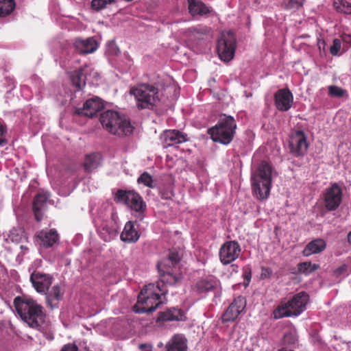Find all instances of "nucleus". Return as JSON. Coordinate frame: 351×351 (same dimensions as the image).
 I'll list each match as a JSON object with an SVG mask.
<instances>
[{"label":"nucleus","instance_id":"f257e3e1","mask_svg":"<svg viewBox=\"0 0 351 351\" xmlns=\"http://www.w3.org/2000/svg\"><path fill=\"white\" fill-rule=\"evenodd\" d=\"M14 306L20 317L29 327L38 330L44 324L43 307L31 298L18 296L14 300Z\"/></svg>","mask_w":351,"mask_h":351},{"label":"nucleus","instance_id":"f03ea898","mask_svg":"<svg viewBox=\"0 0 351 351\" xmlns=\"http://www.w3.org/2000/svg\"><path fill=\"white\" fill-rule=\"evenodd\" d=\"M167 292L160 287V282L156 286L154 284L145 285L138 295L133 311L136 313H152L163 303L161 295H166Z\"/></svg>","mask_w":351,"mask_h":351},{"label":"nucleus","instance_id":"7ed1b4c3","mask_svg":"<svg viewBox=\"0 0 351 351\" xmlns=\"http://www.w3.org/2000/svg\"><path fill=\"white\" fill-rule=\"evenodd\" d=\"M236 129L234 119L223 114L215 126L208 130V134L214 142L227 145L233 140Z\"/></svg>","mask_w":351,"mask_h":351},{"label":"nucleus","instance_id":"20e7f679","mask_svg":"<svg viewBox=\"0 0 351 351\" xmlns=\"http://www.w3.org/2000/svg\"><path fill=\"white\" fill-rule=\"evenodd\" d=\"M308 295L304 292H300L292 297L286 302H281L274 311L275 319L282 317L298 316L306 310L308 302Z\"/></svg>","mask_w":351,"mask_h":351},{"label":"nucleus","instance_id":"39448f33","mask_svg":"<svg viewBox=\"0 0 351 351\" xmlns=\"http://www.w3.org/2000/svg\"><path fill=\"white\" fill-rule=\"evenodd\" d=\"M99 121L109 132L119 136L132 133V127L130 121L121 117L117 112L106 110L101 114Z\"/></svg>","mask_w":351,"mask_h":351},{"label":"nucleus","instance_id":"423d86ee","mask_svg":"<svg viewBox=\"0 0 351 351\" xmlns=\"http://www.w3.org/2000/svg\"><path fill=\"white\" fill-rule=\"evenodd\" d=\"M252 189L256 197L261 200L266 199L270 193L271 167L263 162L258 168V173L252 178Z\"/></svg>","mask_w":351,"mask_h":351},{"label":"nucleus","instance_id":"0eeeda50","mask_svg":"<svg viewBox=\"0 0 351 351\" xmlns=\"http://www.w3.org/2000/svg\"><path fill=\"white\" fill-rule=\"evenodd\" d=\"M130 93L134 96L139 110L152 109L160 101L158 89L153 85L139 84L133 88Z\"/></svg>","mask_w":351,"mask_h":351},{"label":"nucleus","instance_id":"6e6552de","mask_svg":"<svg viewBox=\"0 0 351 351\" xmlns=\"http://www.w3.org/2000/svg\"><path fill=\"white\" fill-rule=\"evenodd\" d=\"M114 201L117 203H123L135 211L140 220L143 219L146 204L138 193L119 189L115 194Z\"/></svg>","mask_w":351,"mask_h":351},{"label":"nucleus","instance_id":"1a4fd4ad","mask_svg":"<svg viewBox=\"0 0 351 351\" xmlns=\"http://www.w3.org/2000/svg\"><path fill=\"white\" fill-rule=\"evenodd\" d=\"M236 49V39L231 32L223 33L218 39L217 51L220 59L224 62L232 60Z\"/></svg>","mask_w":351,"mask_h":351},{"label":"nucleus","instance_id":"9d476101","mask_svg":"<svg viewBox=\"0 0 351 351\" xmlns=\"http://www.w3.org/2000/svg\"><path fill=\"white\" fill-rule=\"evenodd\" d=\"M343 191L339 184L335 182L326 189L323 193L324 206L327 211L337 210L342 201Z\"/></svg>","mask_w":351,"mask_h":351},{"label":"nucleus","instance_id":"9b49d317","mask_svg":"<svg viewBox=\"0 0 351 351\" xmlns=\"http://www.w3.org/2000/svg\"><path fill=\"white\" fill-rule=\"evenodd\" d=\"M241 249L237 241H230L225 242L220 247L219 256L221 263L223 265H228L240 255Z\"/></svg>","mask_w":351,"mask_h":351},{"label":"nucleus","instance_id":"f8f14e48","mask_svg":"<svg viewBox=\"0 0 351 351\" xmlns=\"http://www.w3.org/2000/svg\"><path fill=\"white\" fill-rule=\"evenodd\" d=\"M164 148L175 146L188 141V135L178 130H166L160 135Z\"/></svg>","mask_w":351,"mask_h":351},{"label":"nucleus","instance_id":"ddd939ff","mask_svg":"<svg viewBox=\"0 0 351 351\" xmlns=\"http://www.w3.org/2000/svg\"><path fill=\"white\" fill-rule=\"evenodd\" d=\"M245 306V298L241 295L237 297L223 314L222 322L225 323L234 321Z\"/></svg>","mask_w":351,"mask_h":351},{"label":"nucleus","instance_id":"4468645a","mask_svg":"<svg viewBox=\"0 0 351 351\" xmlns=\"http://www.w3.org/2000/svg\"><path fill=\"white\" fill-rule=\"evenodd\" d=\"M30 281L38 293H45L53 282V277L40 271H34L30 276Z\"/></svg>","mask_w":351,"mask_h":351},{"label":"nucleus","instance_id":"2eb2a0df","mask_svg":"<svg viewBox=\"0 0 351 351\" xmlns=\"http://www.w3.org/2000/svg\"><path fill=\"white\" fill-rule=\"evenodd\" d=\"M104 108V104L98 97L88 99L82 108L75 109V113L80 116H85L90 118L95 117L97 113Z\"/></svg>","mask_w":351,"mask_h":351},{"label":"nucleus","instance_id":"dca6fc26","mask_svg":"<svg viewBox=\"0 0 351 351\" xmlns=\"http://www.w3.org/2000/svg\"><path fill=\"white\" fill-rule=\"evenodd\" d=\"M291 153L295 156L303 155L308 148L306 138L304 132L297 130L291 137L289 144Z\"/></svg>","mask_w":351,"mask_h":351},{"label":"nucleus","instance_id":"f3484780","mask_svg":"<svg viewBox=\"0 0 351 351\" xmlns=\"http://www.w3.org/2000/svg\"><path fill=\"white\" fill-rule=\"evenodd\" d=\"M293 101V94L288 88L280 89L274 94L275 105L280 111L289 110L292 106Z\"/></svg>","mask_w":351,"mask_h":351},{"label":"nucleus","instance_id":"a211bd4d","mask_svg":"<svg viewBox=\"0 0 351 351\" xmlns=\"http://www.w3.org/2000/svg\"><path fill=\"white\" fill-rule=\"evenodd\" d=\"M186 317L183 310L176 307L169 308L158 313L156 322L158 323L166 322H183Z\"/></svg>","mask_w":351,"mask_h":351},{"label":"nucleus","instance_id":"6ab92c4d","mask_svg":"<svg viewBox=\"0 0 351 351\" xmlns=\"http://www.w3.org/2000/svg\"><path fill=\"white\" fill-rule=\"evenodd\" d=\"M46 303L51 309L57 308L63 298L64 291L60 285H55L45 293Z\"/></svg>","mask_w":351,"mask_h":351},{"label":"nucleus","instance_id":"aec40b11","mask_svg":"<svg viewBox=\"0 0 351 351\" xmlns=\"http://www.w3.org/2000/svg\"><path fill=\"white\" fill-rule=\"evenodd\" d=\"M97 46L96 40L93 37L86 39L77 38L74 43L75 49L81 54L93 53L97 49Z\"/></svg>","mask_w":351,"mask_h":351},{"label":"nucleus","instance_id":"412c9836","mask_svg":"<svg viewBox=\"0 0 351 351\" xmlns=\"http://www.w3.org/2000/svg\"><path fill=\"white\" fill-rule=\"evenodd\" d=\"M49 195L47 193H38L34 198L32 210L37 221H40L43 218V210L46 205Z\"/></svg>","mask_w":351,"mask_h":351},{"label":"nucleus","instance_id":"4be33fe9","mask_svg":"<svg viewBox=\"0 0 351 351\" xmlns=\"http://www.w3.org/2000/svg\"><path fill=\"white\" fill-rule=\"evenodd\" d=\"M189 4V12L193 16L199 15L204 16L213 12L210 6L206 5L200 0H187Z\"/></svg>","mask_w":351,"mask_h":351},{"label":"nucleus","instance_id":"5701e85b","mask_svg":"<svg viewBox=\"0 0 351 351\" xmlns=\"http://www.w3.org/2000/svg\"><path fill=\"white\" fill-rule=\"evenodd\" d=\"M120 237L122 241L126 243H135L138 240L140 235L134 228V221H129L125 223Z\"/></svg>","mask_w":351,"mask_h":351},{"label":"nucleus","instance_id":"b1692460","mask_svg":"<svg viewBox=\"0 0 351 351\" xmlns=\"http://www.w3.org/2000/svg\"><path fill=\"white\" fill-rule=\"evenodd\" d=\"M167 351H187V341L183 335L176 334L166 344Z\"/></svg>","mask_w":351,"mask_h":351},{"label":"nucleus","instance_id":"393cba45","mask_svg":"<svg viewBox=\"0 0 351 351\" xmlns=\"http://www.w3.org/2000/svg\"><path fill=\"white\" fill-rule=\"evenodd\" d=\"M38 239L42 245L47 248L53 245L58 240V234L55 230H43L38 233Z\"/></svg>","mask_w":351,"mask_h":351},{"label":"nucleus","instance_id":"a878e982","mask_svg":"<svg viewBox=\"0 0 351 351\" xmlns=\"http://www.w3.org/2000/svg\"><path fill=\"white\" fill-rule=\"evenodd\" d=\"M326 247V241L322 239H316L309 242L304 249L302 254L304 256H309L313 254H317L323 252Z\"/></svg>","mask_w":351,"mask_h":351},{"label":"nucleus","instance_id":"bb28decb","mask_svg":"<svg viewBox=\"0 0 351 351\" xmlns=\"http://www.w3.org/2000/svg\"><path fill=\"white\" fill-rule=\"evenodd\" d=\"M99 233L104 241L108 242L117 236V230L112 221L110 223L104 221L99 228Z\"/></svg>","mask_w":351,"mask_h":351},{"label":"nucleus","instance_id":"cd10ccee","mask_svg":"<svg viewBox=\"0 0 351 351\" xmlns=\"http://www.w3.org/2000/svg\"><path fill=\"white\" fill-rule=\"evenodd\" d=\"M160 281L162 282V285H160V287L163 289L164 290H167L164 287L165 284H168L170 285H173L178 283L180 281V280L182 278V276L180 274H173L169 270H162L161 269V271H160Z\"/></svg>","mask_w":351,"mask_h":351},{"label":"nucleus","instance_id":"c85d7f7f","mask_svg":"<svg viewBox=\"0 0 351 351\" xmlns=\"http://www.w3.org/2000/svg\"><path fill=\"white\" fill-rule=\"evenodd\" d=\"M101 155L99 153H91L85 156L83 167L86 172H91L99 167L101 162Z\"/></svg>","mask_w":351,"mask_h":351},{"label":"nucleus","instance_id":"c756f323","mask_svg":"<svg viewBox=\"0 0 351 351\" xmlns=\"http://www.w3.org/2000/svg\"><path fill=\"white\" fill-rule=\"evenodd\" d=\"M217 282L213 276L201 278L196 283V288L199 293H206L215 289Z\"/></svg>","mask_w":351,"mask_h":351},{"label":"nucleus","instance_id":"7c9ffc66","mask_svg":"<svg viewBox=\"0 0 351 351\" xmlns=\"http://www.w3.org/2000/svg\"><path fill=\"white\" fill-rule=\"evenodd\" d=\"M86 69L80 68L71 73L72 83L77 90H81L86 84Z\"/></svg>","mask_w":351,"mask_h":351},{"label":"nucleus","instance_id":"2f4dec72","mask_svg":"<svg viewBox=\"0 0 351 351\" xmlns=\"http://www.w3.org/2000/svg\"><path fill=\"white\" fill-rule=\"evenodd\" d=\"M181 259V256L179 254L178 252H177L176 250H171L168 254V258L163 262H161L158 264V270L161 271V267H165L166 266L171 267L170 263L171 266H174L176 264L179 263V261Z\"/></svg>","mask_w":351,"mask_h":351},{"label":"nucleus","instance_id":"473e14b6","mask_svg":"<svg viewBox=\"0 0 351 351\" xmlns=\"http://www.w3.org/2000/svg\"><path fill=\"white\" fill-rule=\"evenodd\" d=\"M335 10L341 14L351 15V3L346 0H334Z\"/></svg>","mask_w":351,"mask_h":351},{"label":"nucleus","instance_id":"72a5a7b5","mask_svg":"<svg viewBox=\"0 0 351 351\" xmlns=\"http://www.w3.org/2000/svg\"><path fill=\"white\" fill-rule=\"evenodd\" d=\"M14 0H0V17L10 14L15 8Z\"/></svg>","mask_w":351,"mask_h":351},{"label":"nucleus","instance_id":"f704fd0d","mask_svg":"<svg viewBox=\"0 0 351 351\" xmlns=\"http://www.w3.org/2000/svg\"><path fill=\"white\" fill-rule=\"evenodd\" d=\"M319 266L317 264H312L311 262H302L298 264V271L300 273L308 275L315 271Z\"/></svg>","mask_w":351,"mask_h":351},{"label":"nucleus","instance_id":"c9c22d12","mask_svg":"<svg viewBox=\"0 0 351 351\" xmlns=\"http://www.w3.org/2000/svg\"><path fill=\"white\" fill-rule=\"evenodd\" d=\"M138 183L143 184V185L149 187V188H154V186L153 185V179L152 176L147 173L144 172L143 173L140 177L137 180Z\"/></svg>","mask_w":351,"mask_h":351},{"label":"nucleus","instance_id":"e433bc0d","mask_svg":"<svg viewBox=\"0 0 351 351\" xmlns=\"http://www.w3.org/2000/svg\"><path fill=\"white\" fill-rule=\"evenodd\" d=\"M115 0H93L91 7L93 9L99 11L106 7L108 4L114 3Z\"/></svg>","mask_w":351,"mask_h":351},{"label":"nucleus","instance_id":"4c0bfd02","mask_svg":"<svg viewBox=\"0 0 351 351\" xmlns=\"http://www.w3.org/2000/svg\"><path fill=\"white\" fill-rule=\"evenodd\" d=\"M328 93L331 97L341 98L345 96L346 90L337 86H330Z\"/></svg>","mask_w":351,"mask_h":351},{"label":"nucleus","instance_id":"58836bf2","mask_svg":"<svg viewBox=\"0 0 351 351\" xmlns=\"http://www.w3.org/2000/svg\"><path fill=\"white\" fill-rule=\"evenodd\" d=\"M160 196L164 199H170L174 195L173 187L171 186H164L160 191Z\"/></svg>","mask_w":351,"mask_h":351},{"label":"nucleus","instance_id":"ea45409f","mask_svg":"<svg viewBox=\"0 0 351 351\" xmlns=\"http://www.w3.org/2000/svg\"><path fill=\"white\" fill-rule=\"evenodd\" d=\"M305 0H289L285 4V8L287 10H298L301 8Z\"/></svg>","mask_w":351,"mask_h":351},{"label":"nucleus","instance_id":"a19ab883","mask_svg":"<svg viewBox=\"0 0 351 351\" xmlns=\"http://www.w3.org/2000/svg\"><path fill=\"white\" fill-rule=\"evenodd\" d=\"M341 49V41L338 38L333 40L332 45L330 48V52L332 56H337Z\"/></svg>","mask_w":351,"mask_h":351},{"label":"nucleus","instance_id":"79ce46f5","mask_svg":"<svg viewBox=\"0 0 351 351\" xmlns=\"http://www.w3.org/2000/svg\"><path fill=\"white\" fill-rule=\"evenodd\" d=\"M6 133L5 127L0 123V145L3 146L7 143V141L5 138V135Z\"/></svg>","mask_w":351,"mask_h":351},{"label":"nucleus","instance_id":"37998d69","mask_svg":"<svg viewBox=\"0 0 351 351\" xmlns=\"http://www.w3.org/2000/svg\"><path fill=\"white\" fill-rule=\"evenodd\" d=\"M252 277L251 269L248 268L243 273V278L245 281V285H248Z\"/></svg>","mask_w":351,"mask_h":351},{"label":"nucleus","instance_id":"c03bdc74","mask_svg":"<svg viewBox=\"0 0 351 351\" xmlns=\"http://www.w3.org/2000/svg\"><path fill=\"white\" fill-rule=\"evenodd\" d=\"M60 351H78V348L74 344H66L63 346Z\"/></svg>","mask_w":351,"mask_h":351},{"label":"nucleus","instance_id":"a18cd8bd","mask_svg":"<svg viewBox=\"0 0 351 351\" xmlns=\"http://www.w3.org/2000/svg\"><path fill=\"white\" fill-rule=\"evenodd\" d=\"M325 45H326V43L324 40H322V39L318 40L317 47L320 51H322V49H323L324 51L325 50Z\"/></svg>","mask_w":351,"mask_h":351},{"label":"nucleus","instance_id":"49530a36","mask_svg":"<svg viewBox=\"0 0 351 351\" xmlns=\"http://www.w3.org/2000/svg\"><path fill=\"white\" fill-rule=\"evenodd\" d=\"M348 241L350 243H351V231L348 234Z\"/></svg>","mask_w":351,"mask_h":351},{"label":"nucleus","instance_id":"de8ad7c7","mask_svg":"<svg viewBox=\"0 0 351 351\" xmlns=\"http://www.w3.org/2000/svg\"><path fill=\"white\" fill-rule=\"evenodd\" d=\"M21 249L23 250H26L27 251L28 250V247L25 246V245H21Z\"/></svg>","mask_w":351,"mask_h":351},{"label":"nucleus","instance_id":"09e8293b","mask_svg":"<svg viewBox=\"0 0 351 351\" xmlns=\"http://www.w3.org/2000/svg\"><path fill=\"white\" fill-rule=\"evenodd\" d=\"M191 32H195L197 29L195 27H191L189 29Z\"/></svg>","mask_w":351,"mask_h":351},{"label":"nucleus","instance_id":"8fccbe9b","mask_svg":"<svg viewBox=\"0 0 351 351\" xmlns=\"http://www.w3.org/2000/svg\"><path fill=\"white\" fill-rule=\"evenodd\" d=\"M145 346H146L145 344H141V345H140L139 348H140V349L143 350L145 348Z\"/></svg>","mask_w":351,"mask_h":351},{"label":"nucleus","instance_id":"3c124183","mask_svg":"<svg viewBox=\"0 0 351 351\" xmlns=\"http://www.w3.org/2000/svg\"><path fill=\"white\" fill-rule=\"evenodd\" d=\"M278 351H293V350H288L287 349L283 348L279 349Z\"/></svg>","mask_w":351,"mask_h":351}]
</instances>
